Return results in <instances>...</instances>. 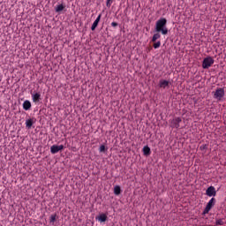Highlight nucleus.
<instances>
[{
	"mask_svg": "<svg viewBox=\"0 0 226 226\" xmlns=\"http://www.w3.org/2000/svg\"><path fill=\"white\" fill-rule=\"evenodd\" d=\"M111 26H112V27H117V23L112 22V23H111Z\"/></svg>",
	"mask_w": 226,
	"mask_h": 226,
	"instance_id": "5701e85b",
	"label": "nucleus"
},
{
	"mask_svg": "<svg viewBox=\"0 0 226 226\" xmlns=\"http://www.w3.org/2000/svg\"><path fill=\"white\" fill-rule=\"evenodd\" d=\"M160 38H162L160 32H156L152 37V41L154 43L156 42V40H160Z\"/></svg>",
	"mask_w": 226,
	"mask_h": 226,
	"instance_id": "4468645a",
	"label": "nucleus"
},
{
	"mask_svg": "<svg viewBox=\"0 0 226 226\" xmlns=\"http://www.w3.org/2000/svg\"><path fill=\"white\" fill-rule=\"evenodd\" d=\"M41 96V95L40 94H38V93L33 94V95H32L33 102H34V103H36V102H40Z\"/></svg>",
	"mask_w": 226,
	"mask_h": 226,
	"instance_id": "2eb2a0df",
	"label": "nucleus"
},
{
	"mask_svg": "<svg viewBox=\"0 0 226 226\" xmlns=\"http://www.w3.org/2000/svg\"><path fill=\"white\" fill-rule=\"evenodd\" d=\"M181 121H183L181 119V117H175V118L170 120V124L171 128H176L177 130L180 126L179 123H181Z\"/></svg>",
	"mask_w": 226,
	"mask_h": 226,
	"instance_id": "39448f33",
	"label": "nucleus"
},
{
	"mask_svg": "<svg viewBox=\"0 0 226 226\" xmlns=\"http://www.w3.org/2000/svg\"><path fill=\"white\" fill-rule=\"evenodd\" d=\"M99 151H100V153L105 152V147H104V145H102V146L100 147Z\"/></svg>",
	"mask_w": 226,
	"mask_h": 226,
	"instance_id": "4be33fe9",
	"label": "nucleus"
},
{
	"mask_svg": "<svg viewBox=\"0 0 226 226\" xmlns=\"http://www.w3.org/2000/svg\"><path fill=\"white\" fill-rule=\"evenodd\" d=\"M169 80L161 79L159 81V87H162V89H165V87H169Z\"/></svg>",
	"mask_w": 226,
	"mask_h": 226,
	"instance_id": "1a4fd4ad",
	"label": "nucleus"
},
{
	"mask_svg": "<svg viewBox=\"0 0 226 226\" xmlns=\"http://www.w3.org/2000/svg\"><path fill=\"white\" fill-rule=\"evenodd\" d=\"M96 220L101 222V223H103V222H107V215L102 214L98 217H96Z\"/></svg>",
	"mask_w": 226,
	"mask_h": 226,
	"instance_id": "9b49d317",
	"label": "nucleus"
},
{
	"mask_svg": "<svg viewBox=\"0 0 226 226\" xmlns=\"http://www.w3.org/2000/svg\"><path fill=\"white\" fill-rule=\"evenodd\" d=\"M155 33H161L162 34H169V28H167V19L161 18L155 23Z\"/></svg>",
	"mask_w": 226,
	"mask_h": 226,
	"instance_id": "f257e3e1",
	"label": "nucleus"
},
{
	"mask_svg": "<svg viewBox=\"0 0 226 226\" xmlns=\"http://www.w3.org/2000/svg\"><path fill=\"white\" fill-rule=\"evenodd\" d=\"M101 19H102V14H99L91 26L92 31H94V29H96V27H98V24H100Z\"/></svg>",
	"mask_w": 226,
	"mask_h": 226,
	"instance_id": "6e6552de",
	"label": "nucleus"
},
{
	"mask_svg": "<svg viewBox=\"0 0 226 226\" xmlns=\"http://www.w3.org/2000/svg\"><path fill=\"white\" fill-rule=\"evenodd\" d=\"M216 202V200L215 198H212L208 203L207 204V207H205L203 213L204 215H207V213H209V211H211V209L213 208V206H215V203Z\"/></svg>",
	"mask_w": 226,
	"mask_h": 226,
	"instance_id": "20e7f679",
	"label": "nucleus"
},
{
	"mask_svg": "<svg viewBox=\"0 0 226 226\" xmlns=\"http://www.w3.org/2000/svg\"><path fill=\"white\" fill-rule=\"evenodd\" d=\"M23 109H24V110H29V109H31V102L25 101L23 102Z\"/></svg>",
	"mask_w": 226,
	"mask_h": 226,
	"instance_id": "ddd939ff",
	"label": "nucleus"
},
{
	"mask_svg": "<svg viewBox=\"0 0 226 226\" xmlns=\"http://www.w3.org/2000/svg\"><path fill=\"white\" fill-rule=\"evenodd\" d=\"M223 96H225V89L223 88H217L214 93V98L218 102H222V99L223 98Z\"/></svg>",
	"mask_w": 226,
	"mask_h": 226,
	"instance_id": "7ed1b4c3",
	"label": "nucleus"
},
{
	"mask_svg": "<svg viewBox=\"0 0 226 226\" xmlns=\"http://www.w3.org/2000/svg\"><path fill=\"white\" fill-rule=\"evenodd\" d=\"M223 220L222 219H218L216 222H215V225H223Z\"/></svg>",
	"mask_w": 226,
	"mask_h": 226,
	"instance_id": "aec40b11",
	"label": "nucleus"
},
{
	"mask_svg": "<svg viewBox=\"0 0 226 226\" xmlns=\"http://www.w3.org/2000/svg\"><path fill=\"white\" fill-rule=\"evenodd\" d=\"M213 64H215V59H213L211 56H208L204 58L202 63V68L203 70H207L208 68H211Z\"/></svg>",
	"mask_w": 226,
	"mask_h": 226,
	"instance_id": "f03ea898",
	"label": "nucleus"
},
{
	"mask_svg": "<svg viewBox=\"0 0 226 226\" xmlns=\"http://www.w3.org/2000/svg\"><path fill=\"white\" fill-rule=\"evenodd\" d=\"M33 124H34V122H33V119H27L26 121V128H31L32 126H33Z\"/></svg>",
	"mask_w": 226,
	"mask_h": 226,
	"instance_id": "f3484780",
	"label": "nucleus"
},
{
	"mask_svg": "<svg viewBox=\"0 0 226 226\" xmlns=\"http://www.w3.org/2000/svg\"><path fill=\"white\" fill-rule=\"evenodd\" d=\"M206 193L208 197H215L216 196V191L214 186H210L207 189Z\"/></svg>",
	"mask_w": 226,
	"mask_h": 226,
	"instance_id": "0eeeda50",
	"label": "nucleus"
},
{
	"mask_svg": "<svg viewBox=\"0 0 226 226\" xmlns=\"http://www.w3.org/2000/svg\"><path fill=\"white\" fill-rule=\"evenodd\" d=\"M56 215H50V218H49L50 223H54V222H56Z\"/></svg>",
	"mask_w": 226,
	"mask_h": 226,
	"instance_id": "a211bd4d",
	"label": "nucleus"
},
{
	"mask_svg": "<svg viewBox=\"0 0 226 226\" xmlns=\"http://www.w3.org/2000/svg\"><path fill=\"white\" fill-rule=\"evenodd\" d=\"M161 45H162V42L159 41L154 43V49H160Z\"/></svg>",
	"mask_w": 226,
	"mask_h": 226,
	"instance_id": "6ab92c4d",
	"label": "nucleus"
},
{
	"mask_svg": "<svg viewBox=\"0 0 226 226\" xmlns=\"http://www.w3.org/2000/svg\"><path fill=\"white\" fill-rule=\"evenodd\" d=\"M111 5H112V0H107L106 6L108 8H110Z\"/></svg>",
	"mask_w": 226,
	"mask_h": 226,
	"instance_id": "412c9836",
	"label": "nucleus"
},
{
	"mask_svg": "<svg viewBox=\"0 0 226 226\" xmlns=\"http://www.w3.org/2000/svg\"><path fill=\"white\" fill-rule=\"evenodd\" d=\"M143 154H145V156H149V154H151V148L147 146L144 147Z\"/></svg>",
	"mask_w": 226,
	"mask_h": 226,
	"instance_id": "f8f14e48",
	"label": "nucleus"
},
{
	"mask_svg": "<svg viewBox=\"0 0 226 226\" xmlns=\"http://www.w3.org/2000/svg\"><path fill=\"white\" fill-rule=\"evenodd\" d=\"M64 8H66V6H64V4H58L55 7V11L56 13H59L61 11H63V10H64Z\"/></svg>",
	"mask_w": 226,
	"mask_h": 226,
	"instance_id": "9d476101",
	"label": "nucleus"
},
{
	"mask_svg": "<svg viewBox=\"0 0 226 226\" xmlns=\"http://www.w3.org/2000/svg\"><path fill=\"white\" fill-rule=\"evenodd\" d=\"M114 193L115 195H120L121 194V187L119 185H117L114 187Z\"/></svg>",
	"mask_w": 226,
	"mask_h": 226,
	"instance_id": "dca6fc26",
	"label": "nucleus"
},
{
	"mask_svg": "<svg viewBox=\"0 0 226 226\" xmlns=\"http://www.w3.org/2000/svg\"><path fill=\"white\" fill-rule=\"evenodd\" d=\"M64 149V146H63V145H59V146H57V145H53V146H51V147H50V153L52 154H57V153H59V151H63Z\"/></svg>",
	"mask_w": 226,
	"mask_h": 226,
	"instance_id": "423d86ee",
	"label": "nucleus"
}]
</instances>
